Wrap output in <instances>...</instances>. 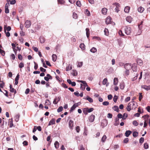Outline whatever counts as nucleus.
<instances>
[{
    "label": "nucleus",
    "instance_id": "nucleus-1",
    "mask_svg": "<svg viewBox=\"0 0 150 150\" xmlns=\"http://www.w3.org/2000/svg\"><path fill=\"white\" fill-rule=\"evenodd\" d=\"M136 107V105L134 101L130 102L128 104L127 108V110L129 111L131 109H135Z\"/></svg>",
    "mask_w": 150,
    "mask_h": 150
},
{
    "label": "nucleus",
    "instance_id": "nucleus-2",
    "mask_svg": "<svg viewBox=\"0 0 150 150\" xmlns=\"http://www.w3.org/2000/svg\"><path fill=\"white\" fill-rule=\"evenodd\" d=\"M122 30L124 31L127 35H130L131 32V28L129 26H125L122 28Z\"/></svg>",
    "mask_w": 150,
    "mask_h": 150
},
{
    "label": "nucleus",
    "instance_id": "nucleus-3",
    "mask_svg": "<svg viewBox=\"0 0 150 150\" xmlns=\"http://www.w3.org/2000/svg\"><path fill=\"white\" fill-rule=\"evenodd\" d=\"M117 116L118 119L122 118L123 120H125L127 117L128 115L127 114L125 113L123 114V116H122V114L119 113L117 115Z\"/></svg>",
    "mask_w": 150,
    "mask_h": 150
},
{
    "label": "nucleus",
    "instance_id": "nucleus-4",
    "mask_svg": "<svg viewBox=\"0 0 150 150\" xmlns=\"http://www.w3.org/2000/svg\"><path fill=\"white\" fill-rule=\"evenodd\" d=\"M31 24V23L30 21L26 20L25 23V26L27 28H28L30 26Z\"/></svg>",
    "mask_w": 150,
    "mask_h": 150
},
{
    "label": "nucleus",
    "instance_id": "nucleus-5",
    "mask_svg": "<svg viewBox=\"0 0 150 150\" xmlns=\"http://www.w3.org/2000/svg\"><path fill=\"white\" fill-rule=\"evenodd\" d=\"M149 117V116L148 115H145L142 117H144V119H145L144 125V127H146L147 125V123H146V120H147V119Z\"/></svg>",
    "mask_w": 150,
    "mask_h": 150
},
{
    "label": "nucleus",
    "instance_id": "nucleus-6",
    "mask_svg": "<svg viewBox=\"0 0 150 150\" xmlns=\"http://www.w3.org/2000/svg\"><path fill=\"white\" fill-rule=\"evenodd\" d=\"M124 67L126 70H129L131 69V66L130 64L127 63L124 65Z\"/></svg>",
    "mask_w": 150,
    "mask_h": 150
},
{
    "label": "nucleus",
    "instance_id": "nucleus-7",
    "mask_svg": "<svg viewBox=\"0 0 150 150\" xmlns=\"http://www.w3.org/2000/svg\"><path fill=\"white\" fill-rule=\"evenodd\" d=\"M113 4L116 6V7L115 8V11L118 13L119 11V8L120 7V4L117 3H115Z\"/></svg>",
    "mask_w": 150,
    "mask_h": 150
},
{
    "label": "nucleus",
    "instance_id": "nucleus-8",
    "mask_svg": "<svg viewBox=\"0 0 150 150\" xmlns=\"http://www.w3.org/2000/svg\"><path fill=\"white\" fill-rule=\"evenodd\" d=\"M131 68H132V70L133 71H136L137 70L136 64L135 63H133L132 64Z\"/></svg>",
    "mask_w": 150,
    "mask_h": 150
},
{
    "label": "nucleus",
    "instance_id": "nucleus-9",
    "mask_svg": "<svg viewBox=\"0 0 150 150\" xmlns=\"http://www.w3.org/2000/svg\"><path fill=\"white\" fill-rule=\"evenodd\" d=\"M9 5V3H7L6 4L5 6V13H8L9 12V10L8 9V6Z\"/></svg>",
    "mask_w": 150,
    "mask_h": 150
},
{
    "label": "nucleus",
    "instance_id": "nucleus-10",
    "mask_svg": "<svg viewBox=\"0 0 150 150\" xmlns=\"http://www.w3.org/2000/svg\"><path fill=\"white\" fill-rule=\"evenodd\" d=\"M78 106V103H75L73 105L70 109V111L71 112L74 110Z\"/></svg>",
    "mask_w": 150,
    "mask_h": 150
},
{
    "label": "nucleus",
    "instance_id": "nucleus-11",
    "mask_svg": "<svg viewBox=\"0 0 150 150\" xmlns=\"http://www.w3.org/2000/svg\"><path fill=\"white\" fill-rule=\"evenodd\" d=\"M95 118V116L94 115H91L89 117V120L90 122H93Z\"/></svg>",
    "mask_w": 150,
    "mask_h": 150
},
{
    "label": "nucleus",
    "instance_id": "nucleus-12",
    "mask_svg": "<svg viewBox=\"0 0 150 150\" xmlns=\"http://www.w3.org/2000/svg\"><path fill=\"white\" fill-rule=\"evenodd\" d=\"M108 9L105 8H103L102 9V13L103 15H106L107 13Z\"/></svg>",
    "mask_w": 150,
    "mask_h": 150
},
{
    "label": "nucleus",
    "instance_id": "nucleus-13",
    "mask_svg": "<svg viewBox=\"0 0 150 150\" xmlns=\"http://www.w3.org/2000/svg\"><path fill=\"white\" fill-rule=\"evenodd\" d=\"M83 99L88 100L91 103H92L93 102V100L92 98L88 96H87L86 98H84Z\"/></svg>",
    "mask_w": 150,
    "mask_h": 150
},
{
    "label": "nucleus",
    "instance_id": "nucleus-14",
    "mask_svg": "<svg viewBox=\"0 0 150 150\" xmlns=\"http://www.w3.org/2000/svg\"><path fill=\"white\" fill-rule=\"evenodd\" d=\"M108 124L107 121L106 120H103L101 123V125L103 127H104L107 125Z\"/></svg>",
    "mask_w": 150,
    "mask_h": 150
},
{
    "label": "nucleus",
    "instance_id": "nucleus-15",
    "mask_svg": "<svg viewBox=\"0 0 150 150\" xmlns=\"http://www.w3.org/2000/svg\"><path fill=\"white\" fill-rule=\"evenodd\" d=\"M137 62L138 65L141 66L143 64V61L142 60L140 59H138L137 60Z\"/></svg>",
    "mask_w": 150,
    "mask_h": 150
},
{
    "label": "nucleus",
    "instance_id": "nucleus-16",
    "mask_svg": "<svg viewBox=\"0 0 150 150\" xmlns=\"http://www.w3.org/2000/svg\"><path fill=\"white\" fill-rule=\"evenodd\" d=\"M69 127L71 129H72L73 126V121L71 120H70L69 122Z\"/></svg>",
    "mask_w": 150,
    "mask_h": 150
},
{
    "label": "nucleus",
    "instance_id": "nucleus-17",
    "mask_svg": "<svg viewBox=\"0 0 150 150\" xmlns=\"http://www.w3.org/2000/svg\"><path fill=\"white\" fill-rule=\"evenodd\" d=\"M142 88L148 91L150 90V85L147 86L146 85L142 86Z\"/></svg>",
    "mask_w": 150,
    "mask_h": 150
},
{
    "label": "nucleus",
    "instance_id": "nucleus-18",
    "mask_svg": "<svg viewBox=\"0 0 150 150\" xmlns=\"http://www.w3.org/2000/svg\"><path fill=\"white\" fill-rule=\"evenodd\" d=\"M108 82V79L107 78H105L104 79L103 81V85H105L106 84V86H108L109 85V84H107V83Z\"/></svg>",
    "mask_w": 150,
    "mask_h": 150
},
{
    "label": "nucleus",
    "instance_id": "nucleus-19",
    "mask_svg": "<svg viewBox=\"0 0 150 150\" xmlns=\"http://www.w3.org/2000/svg\"><path fill=\"white\" fill-rule=\"evenodd\" d=\"M132 18L130 16H128L126 18V21L129 23H131L132 22Z\"/></svg>",
    "mask_w": 150,
    "mask_h": 150
},
{
    "label": "nucleus",
    "instance_id": "nucleus-20",
    "mask_svg": "<svg viewBox=\"0 0 150 150\" xmlns=\"http://www.w3.org/2000/svg\"><path fill=\"white\" fill-rule=\"evenodd\" d=\"M111 18L110 17H108L106 18L105 23L107 24L110 23L111 22Z\"/></svg>",
    "mask_w": 150,
    "mask_h": 150
},
{
    "label": "nucleus",
    "instance_id": "nucleus-21",
    "mask_svg": "<svg viewBox=\"0 0 150 150\" xmlns=\"http://www.w3.org/2000/svg\"><path fill=\"white\" fill-rule=\"evenodd\" d=\"M144 10V8L141 6L139 7L138 8V11L139 12L142 13Z\"/></svg>",
    "mask_w": 150,
    "mask_h": 150
},
{
    "label": "nucleus",
    "instance_id": "nucleus-22",
    "mask_svg": "<svg viewBox=\"0 0 150 150\" xmlns=\"http://www.w3.org/2000/svg\"><path fill=\"white\" fill-rule=\"evenodd\" d=\"M55 120L54 119H52L49 122L48 125H50L55 124Z\"/></svg>",
    "mask_w": 150,
    "mask_h": 150
},
{
    "label": "nucleus",
    "instance_id": "nucleus-23",
    "mask_svg": "<svg viewBox=\"0 0 150 150\" xmlns=\"http://www.w3.org/2000/svg\"><path fill=\"white\" fill-rule=\"evenodd\" d=\"M132 133V132L130 130L127 131L125 133V136L128 137Z\"/></svg>",
    "mask_w": 150,
    "mask_h": 150
},
{
    "label": "nucleus",
    "instance_id": "nucleus-24",
    "mask_svg": "<svg viewBox=\"0 0 150 150\" xmlns=\"http://www.w3.org/2000/svg\"><path fill=\"white\" fill-rule=\"evenodd\" d=\"M6 25H5L4 26V32L6 34V36L7 37H9L10 36V33L8 32H6Z\"/></svg>",
    "mask_w": 150,
    "mask_h": 150
},
{
    "label": "nucleus",
    "instance_id": "nucleus-25",
    "mask_svg": "<svg viewBox=\"0 0 150 150\" xmlns=\"http://www.w3.org/2000/svg\"><path fill=\"white\" fill-rule=\"evenodd\" d=\"M118 82V79L117 78H115L114 79L113 83L115 85H117Z\"/></svg>",
    "mask_w": 150,
    "mask_h": 150
},
{
    "label": "nucleus",
    "instance_id": "nucleus-26",
    "mask_svg": "<svg viewBox=\"0 0 150 150\" xmlns=\"http://www.w3.org/2000/svg\"><path fill=\"white\" fill-rule=\"evenodd\" d=\"M130 7L127 6L125 7L124 9V11L126 13H128L130 10Z\"/></svg>",
    "mask_w": 150,
    "mask_h": 150
},
{
    "label": "nucleus",
    "instance_id": "nucleus-27",
    "mask_svg": "<svg viewBox=\"0 0 150 150\" xmlns=\"http://www.w3.org/2000/svg\"><path fill=\"white\" fill-rule=\"evenodd\" d=\"M72 69V66L71 65L69 64L66 67V70L69 71Z\"/></svg>",
    "mask_w": 150,
    "mask_h": 150
},
{
    "label": "nucleus",
    "instance_id": "nucleus-28",
    "mask_svg": "<svg viewBox=\"0 0 150 150\" xmlns=\"http://www.w3.org/2000/svg\"><path fill=\"white\" fill-rule=\"evenodd\" d=\"M79 47L82 50H84L85 49V46L83 43L81 44Z\"/></svg>",
    "mask_w": 150,
    "mask_h": 150
},
{
    "label": "nucleus",
    "instance_id": "nucleus-29",
    "mask_svg": "<svg viewBox=\"0 0 150 150\" xmlns=\"http://www.w3.org/2000/svg\"><path fill=\"white\" fill-rule=\"evenodd\" d=\"M59 143L57 141H56L54 143V146L56 149H58L59 148Z\"/></svg>",
    "mask_w": 150,
    "mask_h": 150
},
{
    "label": "nucleus",
    "instance_id": "nucleus-30",
    "mask_svg": "<svg viewBox=\"0 0 150 150\" xmlns=\"http://www.w3.org/2000/svg\"><path fill=\"white\" fill-rule=\"evenodd\" d=\"M86 35L87 38H88L90 34L89 29L88 28H86Z\"/></svg>",
    "mask_w": 150,
    "mask_h": 150
},
{
    "label": "nucleus",
    "instance_id": "nucleus-31",
    "mask_svg": "<svg viewBox=\"0 0 150 150\" xmlns=\"http://www.w3.org/2000/svg\"><path fill=\"white\" fill-rule=\"evenodd\" d=\"M112 109L115 111H116L117 112H119V109L118 107L117 106H114L112 108Z\"/></svg>",
    "mask_w": 150,
    "mask_h": 150
},
{
    "label": "nucleus",
    "instance_id": "nucleus-32",
    "mask_svg": "<svg viewBox=\"0 0 150 150\" xmlns=\"http://www.w3.org/2000/svg\"><path fill=\"white\" fill-rule=\"evenodd\" d=\"M143 21H142L141 22L140 24L138 26V27L139 29V30L140 31L139 32V33L138 34V35H139L141 33H142V31L141 30L142 27L141 26V25L142 24Z\"/></svg>",
    "mask_w": 150,
    "mask_h": 150
},
{
    "label": "nucleus",
    "instance_id": "nucleus-33",
    "mask_svg": "<svg viewBox=\"0 0 150 150\" xmlns=\"http://www.w3.org/2000/svg\"><path fill=\"white\" fill-rule=\"evenodd\" d=\"M119 119L118 118H116L115 119V122L114 123V125L115 126L118 125L119 124Z\"/></svg>",
    "mask_w": 150,
    "mask_h": 150
},
{
    "label": "nucleus",
    "instance_id": "nucleus-34",
    "mask_svg": "<svg viewBox=\"0 0 150 150\" xmlns=\"http://www.w3.org/2000/svg\"><path fill=\"white\" fill-rule=\"evenodd\" d=\"M90 51L93 53H95L96 52L97 49L94 47H93L90 50Z\"/></svg>",
    "mask_w": 150,
    "mask_h": 150
},
{
    "label": "nucleus",
    "instance_id": "nucleus-35",
    "mask_svg": "<svg viewBox=\"0 0 150 150\" xmlns=\"http://www.w3.org/2000/svg\"><path fill=\"white\" fill-rule=\"evenodd\" d=\"M51 104V102L50 101V100L47 99L45 100V105H50Z\"/></svg>",
    "mask_w": 150,
    "mask_h": 150
},
{
    "label": "nucleus",
    "instance_id": "nucleus-36",
    "mask_svg": "<svg viewBox=\"0 0 150 150\" xmlns=\"http://www.w3.org/2000/svg\"><path fill=\"white\" fill-rule=\"evenodd\" d=\"M85 13L88 16H89L91 14L90 12L87 9H85Z\"/></svg>",
    "mask_w": 150,
    "mask_h": 150
},
{
    "label": "nucleus",
    "instance_id": "nucleus-37",
    "mask_svg": "<svg viewBox=\"0 0 150 150\" xmlns=\"http://www.w3.org/2000/svg\"><path fill=\"white\" fill-rule=\"evenodd\" d=\"M52 60L54 62H55V61H56L57 58V56L55 54H53L52 56Z\"/></svg>",
    "mask_w": 150,
    "mask_h": 150
},
{
    "label": "nucleus",
    "instance_id": "nucleus-38",
    "mask_svg": "<svg viewBox=\"0 0 150 150\" xmlns=\"http://www.w3.org/2000/svg\"><path fill=\"white\" fill-rule=\"evenodd\" d=\"M40 42L42 43H44L45 42V38L43 37H41L40 38Z\"/></svg>",
    "mask_w": 150,
    "mask_h": 150
},
{
    "label": "nucleus",
    "instance_id": "nucleus-39",
    "mask_svg": "<svg viewBox=\"0 0 150 150\" xmlns=\"http://www.w3.org/2000/svg\"><path fill=\"white\" fill-rule=\"evenodd\" d=\"M107 139L106 136L104 135L101 139V141L103 142H105L106 139Z\"/></svg>",
    "mask_w": 150,
    "mask_h": 150
},
{
    "label": "nucleus",
    "instance_id": "nucleus-40",
    "mask_svg": "<svg viewBox=\"0 0 150 150\" xmlns=\"http://www.w3.org/2000/svg\"><path fill=\"white\" fill-rule=\"evenodd\" d=\"M19 117V114H17L14 117V119L15 120L16 122H17L18 121Z\"/></svg>",
    "mask_w": 150,
    "mask_h": 150
},
{
    "label": "nucleus",
    "instance_id": "nucleus-41",
    "mask_svg": "<svg viewBox=\"0 0 150 150\" xmlns=\"http://www.w3.org/2000/svg\"><path fill=\"white\" fill-rule=\"evenodd\" d=\"M83 112L85 115H86L88 114V112L87 111V109L86 108H85L83 109Z\"/></svg>",
    "mask_w": 150,
    "mask_h": 150
},
{
    "label": "nucleus",
    "instance_id": "nucleus-42",
    "mask_svg": "<svg viewBox=\"0 0 150 150\" xmlns=\"http://www.w3.org/2000/svg\"><path fill=\"white\" fill-rule=\"evenodd\" d=\"M87 109V111L88 112H91L93 111L94 110L93 108H86Z\"/></svg>",
    "mask_w": 150,
    "mask_h": 150
},
{
    "label": "nucleus",
    "instance_id": "nucleus-43",
    "mask_svg": "<svg viewBox=\"0 0 150 150\" xmlns=\"http://www.w3.org/2000/svg\"><path fill=\"white\" fill-rule=\"evenodd\" d=\"M63 107L62 106L59 107L57 110V111L58 112H61L63 110Z\"/></svg>",
    "mask_w": 150,
    "mask_h": 150
},
{
    "label": "nucleus",
    "instance_id": "nucleus-44",
    "mask_svg": "<svg viewBox=\"0 0 150 150\" xmlns=\"http://www.w3.org/2000/svg\"><path fill=\"white\" fill-rule=\"evenodd\" d=\"M73 18L75 19H77L78 17L77 14L75 13H73Z\"/></svg>",
    "mask_w": 150,
    "mask_h": 150
},
{
    "label": "nucleus",
    "instance_id": "nucleus-45",
    "mask_svg": "<svg viewBox=\"0 0 150 150\" xmlns=\"http://www.w3.org/2000/svg\"><path fill=\"white\" fill-rule=\"evenodd\" d=\"M93 39H96L98 41H100L101 40V39L99 37L97 36H94L93 38Z\"/></svg>",
    "mask_w": 150,
    "mask_h": 150
},
{
    "label": "nucleus",
    "instance_id": "nucleus-46",
    "mask_svg": "<svg viewBox=\"0 0 150 150\" xmlns=\"http://www.w3.org/2000/svg\"><path fill=\"white\" fill-rule=\"evenodd\" d=\"M18 66L20 68H21L24 67V64L23 63L21 62L19 64Z\"/></svg>",
    "mask_w": 150,
    "mask_h": 150
},
{
    "label": "nucleus",
    "instance_id": "nucleus-47",
    "mask_svg": "<svg viewBox=\"0 0 150 150\" xmlns=\"http://www.w3.org/2000/svg\"><path fill=\"white\" fill-rule=\"evenodd\" d=\"M76 5L79 7H80L81 6V2L79 1H78L76 3Z\"/></svg>",
    "mask_w": 150,
    "mask_h": 150
},
{
    "label": "nucleus",
    "instance_id": "nucleus-48",
    "mask_svg": "<svg viewBox=\"0 0 150 150\" xmlns=\"http://www.w3.org/2000/svg\"><path fill=\"white\" fill-rule=\"evenodd\" d=\"M138 74H136V76H135L133 78H132V81H134L135 80H136L137 79V76H138Z\"/></svg>",
    "mask_w": 150,
    "mask_h": 150
},
{
    "label": "nucleus",
    "instance_id": "nucleus-49",
    "mask_svg": "<svg viewBox=\"0 0 150 150\" xmlns=\"http://www.w3.org/2000/svg\"><path fill=\"white\" fill-rule=\"evenodd\" d=\"M132 124H133V125H134L136 126H137L138 125V123L137 122V121L136 120L134 121L133 122Z\"/></svg>",
    "mask_w": 150,
    "mask_h": 150
},
{
    "label": "nucleus",
    "instance_id": "nucleus-50",
    "mask_svg": "<svg viewBox=\"0 0 150 150\" xmlns=\"http://www.w3.org/2000/svg\"><path fill=\"white\" fill-rule=\"evenodd\" d=\"M144 148L146 149L149 148L148 144L147 143H145L144 144Z\"/></svg>",
    "mask_w": 150,
    "mask_h": 150
},
{
    "label": "nucleus",
    "instance_id": "nucleus-51",
    "mask_svg": "<svg viewBox=\"0 0 150 150\" xmlns=\"http://www.w3.org/2000/svg\"><path fill=\"white\" fill-rule=\"evenodd\" d=\"M138 135V133L136 132H134L133 133V135L134 137H137Z\"/></svg>",
    "mask_w": 150,
    "mask_h": 150
},
{
    "label": "nucleus",
    "instance_id": "nucleus-52",
    "mask_svg": "<svg viewBox=\"0 0 150 150\" xmlns=\"http://www.w3.org/2000/svg\"><path fill=\"white\" fill-rule=\"evenodd\" d=\"M104 32H105V35H108L109 34V33L108 32V29L105 28L104 30Z\"/></svg>",
    "mask_w": 150,
    "mask_h": 150
},
{
    "label": "nucleus",
    "instance_id": "nucleus-53",
    "mask_svg": "<svg viewBox=\"0 0 150 150\" xmlns=\"http://www.w3.org/2000/svg\"><path fill=\"white\" fill-rule=\"evenodd\" d=\"M73 72L72 73V75L73 76H76L77 75V73L76 71V70H73Z\"/></svg>",
    "mask_w": 150,
    "mask_h": 150
},
{
    "label": "nucleus",
    "instance_id": "nucleus-54",
    "mask_svg": "<svg viewBox=\"0 0 150 150\" xmlns=\"http://www.w3.org/2000/svg\"><path fill=\"white\" fill-rule=\"evenodd\" d=\"M102 104L103 105L107 106L109 105V103L108 101H105L103 102Z\"/></svg>",
    "mask_w": 150,
    "mask_h": 150
},
{
    "label": "nucleus",
    "instance_id": "nucleus-55",
    "mask_svg": "<svg viewBox=\"0 0 150 150\" xmlns=\"http://www.w3.org/2000/svg\"><path fill=\"white\" fill-rule=\"evenodd\" d=\"M129 70H126V71L125 72L124 74L126 76H128L129 75Z\"/></svg>",
    "mask_w": 150,
    "mask_h": 150
},
{
    "label": "nucleus",
    "instance_id": "nucleus-56",
    "mask_svg": "<svg viewBox=\"0 0 150 150\" xmlns=\"http://www.w3.org/2000/svg\"><path fill=\"white\" fill-rule=\"evenodd\" d=\"M10 127H13V123L12 119H11V120L9 122Z\"/></svg>",
    "mask_w": 150,
    "mask_h": 150
},
{
    "label": "nucleus",
    "instance_id": "nucleus-57",
    "mask_svg": "<svg viewBox=\"0 0 150 150\" xmlns=\"http://www.w3.org/2000/svg\"><path fill=\"white\" fill-rule=\"evenodd\" d=\"M6 30H7L8 31H9L11 30V27L10 26H8L7 27L6 25Z\"/></svg>",
    "mask_w": 150,
    "mask_h": 150
},
{
    "label": "nucleus",
    "instance_id": "nucleus-58",
    "mask_svg": "<svg viewBox=\"0 0 150 150\" xmlns=\"http://www.w3.org/2000/svg\"><path fill=\"white\" fill-rule=\"evenodd\" d=\"M117 97L115 95L114 96L113 98V101L115 102H116L117 101Z\"/></svg>",
    "mask_w": 150,
    "mask_h": 150
},
{
    "label": "nucleus",
    "instance_id": "nucleus-59",
    "mask_svg": "<svg viewBox=\"0 0 150 150\" xmlns=\"http://www.w3.org/2000/svg\"><path fill=\"white\" fill-rule=\"evenodd\" d=\"M144 141V138L143 137H141L139 139L140 143L142 144L143 143Z\"/></svg>",
    "mask_w": 150,
    "mask_h": 150
},
{
    "label": "nucleus",
    "instance_id": "nucleus-60",
    "mask_svg": "<svg viewBox=\"0 0 150 150\" xmlns=\"http://www.w3.org/2000/svg\"><path fill=\"white\" fill-rule=\"evenodd\" d=\"M125 87V85L123 83H122L120 85V88L121 89H123Z\"/></svg>",
    "mask_w": 150,
    "mask_h": 150
},
{
    "label": "nucleus",
    "instance_id": "nucleus-61",
    "mask_svg": "<svg viewBox=\"0 0 150 150\" xmlns=\"http://www.w3.org/2000/svg\"><path fill=\"white\" fill-rule=\"evenodd\" d=\"M118 33L120 35L122 36H124V34L122 33V32L121 30H120L118 32Z\"/></svg>",
    "mask_w": 150,
    "mask_h": 150
},
{
    "label": "nucleus",
    "instance_id": "nucleus-62",
    "mask_svg": "<svg viewBox=\"0 0 150 150\" xmlns=\"http://www.w3.org/2000/svg\"><path fill=\"white\" fill-rule=\"evenodd\" d=\"M129 141V139L127 138H126L124 139L123 140V142L124 143H127Z\"/></svg>",
    "mask_w": 150,
    "mask_h": 150
},
{
    "label": "nucleus",
    "instance_id": "nucleus-63",
    "mask_svg": "<svg viewBox=\"0 0 150 150\" xmlns=\"http://www.w3.org/2000/svg\"><path fill=\"white\" fill-rule=\"evenodd\" d=\"M18 58L20 60H22V56L21 54H19L18 56Z\"/></svg>",
    "mask_w": 150,
    "mask_h": 150
},
{
    "label": "nucleus",
    "instance_id": "nucleus-64",
    "mask_svg": "<svg viewBox=\"0 0 150 150\" xmlns=\"http://www.w3.org/2000/svg\"><path fill=\"white\" fill-rule=\"evenodd\" d=\"M16 3V1L15 0H12L10 1V4H14Z\"/></svg>",
    "mask_w": 150,
    "mask_h": 150
}]
</instances>
